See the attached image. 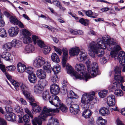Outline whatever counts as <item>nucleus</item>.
Returning a JSON list of instances; mask_svg holds the SVG:
<instances>
[{"label":"nucleus","instance_id":"1","mask_svg":"<svg viewBox=\"0 0 125 125\" xmlns=\"http://www.w3.org/2000/svg\"><path fill=\"white\" fill-rule=\"evenodd\" d=\"M102 39L107 45V46L105 45L106 48H107L109 51L111 50L110 53L111 57H114L115 60L117 59V55L118 52L120 50V47L119 45L116 46V43L107 35L103 36Z\"/></svg>","mask_w":125,"mask_h":125},{"label":"nucleus","instance_id":"2","mask_svg":"<svg viewBox=\"0 0 125 125\" xmlns=\"http://www.w3.org/2000/svg\"><path fill=\"white\" fill-rule=\"evenodd\" d=\"M59 110L56 108L55 109L44 107L43 109L42 112L40 114V115L38 116L37 117H35L34 119L32 120V122L33 125H42V121L41 118L44 119L48 116H51L52 114L50 112H59Z\"/></svg>","mask_w":125,"mask_h":125},{"label":"nucleus","instance_id":"3","mask_svg":"<svg viewBox=\"0 0 125 125\" xmlns=\"http://www.w3.org/2000/svg\"><path fill=\"white\" fill-rule=\"evenodd\" d=\"M121 68L116 66L115 68L114 71L115 72L114 79L118 82H114L112 85L109 87V90L110 91H113L120 88L121 83L124 82L123 77L121 76Z\"/></svg>","mask_w":125,"mask_h":125},{"label":"nucleus","instance_id":"4","mask_svg":"<svg viewBox=\"0 0 125 125\" xmlns=\"http://www.w3.org/2000/svg\"><path fill=\"white\" fill-rule=\"evenodd\" d=\"M76 70L77 72V79H83L85 80L86 81L87 79L91 78L90 74H88L85 71L86 68L84 64L81 63L76 64L75 66Z\"/></svg>","mask_w":125,"mask_h":125},{"label":"nucleus","instance_id":"5","mask_svg":"<svg viewBox=\"0 0 125 125\" xmlns=\"http://www.w3.org/2000/svg\"><path fill=\"white\" fill-rule=\"evenodd\" d=\"M33 65L35 67L38 68L44 65L43 69L48 73L51 72V67L50 62H45L44 58L42 57L39 56L37 57L34 61Z\"/></svg>","mask_w":125,"mask_h":125},{"label":"nucleus","instance_id":"6","mask_svg":"<svg viewBox=\"0 0 125 125\" xmlns=\"http://www.w3.org/2000/svg\"><path fill=\"white\" fill-rule=\"evenodd\" d=\"M95 95L94 92L92 93H85L83 94L81 98V102L84 105L90 104L93 102L94 103H96L97 100L93 98Z\"/></svg>","mask_w":125,"mask_h":125},{"label":"nucleus","instance_id":"7","mask_svg":"<svg viewBox=\"0 0 125 125\" xmlns=\"http://www.w3.org/2000/svg\"><path fill=\"white\" fill-rule=\"evenodd\" d=\"M97 43L98 45L100 48L98 47L96 43L94 42H92L90 43L89 45V47L90 50L95 52H97L98 50H101L100 49L103 50L106 48V46L105 43L103 40H100V39L97 40Z\"/></svg>","mask_w":125,"mask_h":125},{"label":"nucleus","instance_id":"8","mask_svg":"<svg viewBox=\"0 0 125 125\" xmlns=\"http://www.w3.org/2000/svg\"><path fill=\"white\" fill-rule=\"evenodd\" d=\"M23 42L25 44L30 43L31 42L32 40L30 37L31 34L30 32L25 29L22 30Z\"/></svg>","mask_w":125,"mask_h":125},{"label":"nucleus","instance_id":"9","mask_svg":"<svg viewBox=\"0 0 125 125\" xmlns=\"http://www.w3.org/2000/svg\"><path fill=\"white\" fill-rule=\"evenodd\" d=\"M49 100L50 103L56 107H58L61 105V103L59 98L55 95L50 96Z\"/></svg>","mask_w":125,"mask_h":125},{"label":"nucleus","instance_id":"10","mask_svg":"<svg viewBox=\"0 0 125 125\" xmlns=\"http://www.w3.org/2000/svg\"><path fill=\"white\" fill-rule=\"evenodd\" d=\"M10 21L14 25H18L20 28H24V26L23 24L20 21L18 20L15 16H11L10 18Z\"/></svg>","mask_w":125,"mask_h":125},{"label":"nucleus","instance_id":"11","mask_svg":"<svg viewBox=\"0 0 125 125\" xmlns=\"http://www.w3.org/2000/svg\"><path fill=\"white\" fill-rule=\"evenodd\" d=\"M98 65L96 62H93L91 65V68L90 69V72L93 77L95 76L97 74L98 69Z\"/></svg>","mask_w":125,"mask_h":125},{"label":"nucleus","instance_id":"12","mask_svg":"<svg viewBox=\"0 0 125 125\" xmlns=\"http://www.w3.org/2000/svg\"><path fill=\"white\" fill-rule=\"evenodd\" d=\"M68 104L71 105L70 107V110L71 113L74 115L79 114L80 113V110L79 109V107L77 104H72L68 102Z\"/></svg>","mask_w":125,"mask_h":125},{"label":"nucleus","instance_id":"13","mask_svg":"<svg viewBox=\"0 0 125 125\" xmlns=\"http://www.w3.org/2000/svg\"><path fill=\"white\" fill-rule=\"evenodd\" d=\"M63 55L62 59V64L63 67H64L66 66V61L68 55V53L67 49L63 48L62 49Z\"/></svg>","mask_w":125,"mask_h":125},{"label":"nucleus","instance_id":"14","mask_svg":"<svg viewBox=\"0 0 125 125\" xmlns=\"http://www.w3.org/2000/svg\"><path fill=\"white\" fill-rule=\"evenodd\" d=\"M19 29L17 27H11L9 30V34L11 37L16 36L19 32Z\"/></svg>","mask_w":125,"mask_h":125},{"label":"nucleus","instance_id":"15","mask_svg":"<svg viewBox=\"0 0 125 125\" xmlns=\"http://www.w3.org/2000/svg\"><path fill=\"white\" fill-rule=\"evenodd\" d=\"M107 104L109 106H114L115 103V98L114 95H110L107 97Z\"/></svg>","mask_w":125,"mask_h":125},{"label":"nucleus","instance_id":"16","mask_svg":"<svg viewBox=\"0 0 125 125\" xmlns=\"http://www.w3.org/2000/svg\"><path fill=\"white\" fill-rule=\"evenodd\" d=\"M1 56L2 58H4L7 61L11 62L13 61L12 56L11 54L9 52H3Z\"/></svg>","mask_w":125,"mask_h":125},{"label":"nucleus","instance_id":"17","mask_svg":"<svg viewBox=\"0 0 125 125\" xmlns=\"http://www.w3.org/2000/svg\"><path fill=\"white\" fill-rule=\"evenodd\" d=\"M79 55L77 56V59L80 62L85 61L87 59V53L84 50L80 51L79 53Z\"/></svg>","mask_w":125,"mask_h":125},{"label":"nucleus","instance_id":"18","mask_svg":"<svg viewBox=\"0 0 125 125\" xmlns=\"http://www.w3.org/2000/svg\"><path fill=\"white\" fill-rule=\"evenodd\" d=\"M60 90L58 85L56 84H52L50 86V92L52 94H57L58 93Z\"/></svg>","mask_w":125,"mask_h":125},{"label":"nucleus","instance_id":"19","mask_svg":"<svg viewBox=\"0 0 125 125\" xmlns=\"http://www.w3.org/2000/svg\"><path fill=\"white\" fill-rule=\"evenodd\" d=\"M43 90V87L41 84H37L34 87V92L36 94H39L42 93Z\"/></svg>","mask_w":125,"mask_h":125},{"label":"nucleus","instance_id":"20","mask_svg":"<svg viewBox=\"0 0 125 125\" xmlns=\"http://www.w3.org/2000/svg\"><path fill=\"white\" fill-rule=\"evenodd\" d=\"M118 57L120 63L123 65L125 64V53L123 51L120 52L119 53Z\"/></svg>","mask_w":125,"mask_h":125},{"label":"nucleus","instance_id":"21","mask_svg":"<svg viewBox=\"0 0 125 125\" xmlns=\"http://www.w3.org/2000/svg\"><path fill=\"white\" fill-rule=\"evenodd\" d=\"M100 49L101 50V51L100 50H98V51H97V52L91 50L89 51V54L90 56L93 57H94L95 56L94 53H95L97 54L99 57H101L104 54V51L103 50L101 49Z\"/></svg>","mask_w":125,"mask_h":125},{"label":"nucleus","instance_id":"22","mask_svg":"<svg viewBox=\"0 0 125 125\" xmlns=\"http://www.w3.org/2000/svg\"><path fill=\"white\" fill-rule=\"evenodd\" d=\"M83 108L85 110L83 113L82 116L85 118H90L93 114L92 112L88 108L85 109L84 107Z\"/></svg>","mask_w":125,"mask_h":125},{"label":"nucleus","instance_id":"23","mask_svg":"<svg viewBox=\"0 0 125 125\" xmlns=\"http://www.w3.org/2000/svg\"><path fill=\"white\" fill-rule=\"evenodd\" d=\"M66 69L67 73L69 74H72L75 77H77V73L75 71L71 66L68 63L66 65Z\"/></svg>","mask_w":125,"mask_h":125},{"label":"nucleus","instance_id":"24","mask_svg":"<svg viewBox=\"0 0 125 125\" xmlns=\"http://www.w3.org/2000/svg\"><path fill=\"white\" fill-rule=\"evenodd\" d=\"M5 118L7 120L12 122L16 121V118L15 114L13 113L7 114L5 115Z\"/></svg>","mask_w":125,"mask_h":125},{"label":"nucleus","instance_id":"25","mask_svg":"<svg viewBox=\"0 0 125 125\" xmlns=\"http://www.w3.org/2000/svg\"><path fill=\"white\" fill-rule=\"evenodd\" d=\"M31 105L32 106V109L34 113H39L42 109V108L35 103L31 102Z\"/></svg>","mask_w":125,"mask_h":125},{"label":"nucleus","instance_id":"26","mask_svg":"<svg viewBox=\"0 0 125 125\" xmlns=\"http://www.w3.org/2000/svg\"><path fill=\"white\" fill-rule=\"evenodd\" d=\"M47 125H59V122L57 119L52 116L49 120Z\"/></svg>","mask_w":125,"mask_h":125},{"label":"nucleus","instance_id":"27","mask_svg":"<svg viewBox=\"0 0 125 125\" xmlns=\"http://www.w3.org/2000/svg\"><path fill=\"white\" fill-rule=\"evenodd\" d=\"M67 96L68 98L67 100V102H70L72 103V99L71 98H75V97H76L77 95L75 94L72 91H71L70 92L67 93Z\"/></svg>","mask_w":125,"mask_h":125},{"label":"nucleus","instance_id":"28","mask_svg":"<svg viewBox=\"0 0 125 125\" xmlns=\"http://www.w3.org/2000/svg\"><path fill=\"white\" fill-rule=\"evenodd\" d=\"M37 75L39 78L42 79L45 78L46 76L45 72L42 69L37 70Z\"/></svg>","mask_w":125,"mask_h":125},{"label":"nucleus","instance_id":"29","mask_svg":"<svg viewBox=\"0 0 125 125\" xmlns=\"http://www.w3.org/2000/svg\"><path fill=\"white\" fill-rule=\"evenodd\" d=\"M99 112L100 114L103 116L107 115L110 114L109 110L107 108L104 107L101 108Z\"/></svg>","mask_w":125,"mask_h":125},{"label":"nucleus","instance_id":"30","mask_svg":"<svg viewBox=\"0 0 125 125\" xmlns=\"http://www.w3.org/2000/svg\"><path fill=\"white\" fill-rule=\"evenodd\" d=\"M79 52V49L78 48H73L70 49L69 53L71 56H74L78 55Z\"/></svg>","mask_w":125,"mask_h":125},{"label":"nucleus","instance_id":"31","mask_svg":"<svg viewBox=\"0 0 125 125\" xmlns=\"http://www.w3.org/2000/svg\"><path fill=\"white\" fill-rule=\"evenodd\" d=\"M17 67L18 71L20 73H23L25 71L26 66L21 62L18 63L17 65Z\"/></svg>","mask_w":125,"mask_h":125},{"label":"nucleus","instance_id":"32","mask_svg":"<svg viewBox=\"0 0 125 125\" xmlns=\"http://www.w3.org/2000/svg\"><path fill=\"white\" fill-rule=\"evenodd\" d=\"M96 122L98 125H106L107 121L101 117H99L97 119Z\"/></svg>","mask_w":125,"mask_h":125},{"label":"nucleus","instance_id":"33","mask_svg":"<svg viewBox=\"0 0 125 125\" xmlns=\"http://www.w3.org/2000/svg\"><path fill=\"white\" fill-rule=\"evenodd\" d=\"M34 50V46L31 44H29L26 46L25 51L27 53H29L32 52Z\"/></svg>","mask_w":125,"mask_h":125},{"label":"nucleus","instance_id":"34","mask_svg":"<svg viewBox=\"0 0 125 125\" xmlns=\"http://www.w3.org/2000/svg\"><path fill=\"white\" fill-rule=\"evenodd\" d=\"M28 78L30 82L33 83H35L37 81V77L35 74H32L29 75Z\"/></svg>","mask_w":125,"mask_h":125},{"label":"nucleus","instance_id":"35","mask_svg":"<svg viewBox=\"0 0 125 125\" xmlns=\"http://www.w3.org/2000/svg\"><path fill=\"white\" fill-rule=\"evenodd\" d=\"M51 58L52 60L54 62L58 63L60 62V60L58 56L56 53H52Z\"/></svg>","mask_w":125,"mask_h":125},{"label":"nucleus","instance_id":"36","mask_svg":"<svg viewBox=\"0 0 125 125\" xmlns=\"http://www.w3.org/2000/svg\"><path fill=\"white\" fill-rule=\"evenodd\" d=\"M11 45L10 42H8L4 44L2 48L5 51H9L11 48Z\"/></svg>","mask_w":125,"mask_h":125},{"label":"nucleus","instance_id":"37","mask_svg":"<svg viewBox=\"0 0 125 125\" xmlns=\"http://www.w3.org/2000/svg\"><path fill=\"white\" fill-rule=\"evenodd\" d=\"M52 69L55 74L58 73L61 71V67L57 64L56 66H54L52 68Z\"/></svg>","mask_w":125,"mask_h":125},{"label":"nucleus","instance_id":"38","mask_svg":"<svg viewBox=\"0 0 125 125\" xmlns=\"http://www.w3.org/2000/svg\"><path fill=\"white\" fill-rule=\"evenodd\" d=\"M53 2L54 4L59 7L60 10L63 11H64L66 10V8L64 7H62L61 3L59 1L55 0L53 1Z\"/></svg>","mask_w":125,"mask_h":125},{"label":"nucleus","instance_id":"39","mask_svg":"<svg viewBox=\"0 0 125 125\" xmlns=\"http://www.w3.org/2000/svg\"><path fill=\"white\" fill-rule=\"evenodd\" d=\"M42 97L43 100L45 101L48 100L50 97L49 91L47 90L44 91L42 94Z\"/></svg>","mask_w":125,"mask_h":125},{"label":"nucleus","instance_id":"40","mask_svg":"<svg viewBox=\"0 0 125 125\" xmlns=\"http://www.w3.org/2000/svg\"><path fill=\"white\" fill-rule=\"evenodd\" d=\"M43 47V53L45 54H48L51 50L50 48L48 46L45 45Z\"/></svg>","mask_w":125,"mask_h":125},{"label":"nucleus","instance_id":"41","mask_svg":"<svg viewBox=\"0 0 125 125\" xmlns=\"http://www.w3.org/2000/svg\"><path fill=\"white\" fill-rule=\"evenodd\" d=\"M7 33L6 30L4 29H0V36L2 37H5L7 36Z\"/></svg>","mask_w":125,"mask_h":125},{"label":"nucleus","instance_id":"42","mask_svg":"<svg viewBox=\"0 0 125 125\" xmlns=\"http://www.w3.org/2000/svg\"><path fill=\"white\" fill-rule=\"evenodd\" d=\"M115 91L114 92V94L118 97L122 96L123 94V92L121 90L119 89V88L115 90Z\"/></svg>","mask_w":125,"mask_h":125},{"label":"nucleus","instance_id":"43","mask_svg":"<svg viewBox=\"0 0 125 125\" xmlns=\"http://www.w3.org/2000/svg\"><path fill=\"white\" fill-rule=\"evenodd\" d=\"M107 92V90H104L99 92L98 94L100 97L101 98H103L106 96Z\"/></svg>","mask_w":125,"mask_h":125},{"label":"nucleus","instance_id":"44","mask_svg":"<svg viewBox=\"0 0 125 125\" xmlns=\"http://www.w3.org/2000/svg\"><path fill=\"white\" fill-rule=\"evenodd\" d=\"M34 71V69L31 67H27L26 69L25 72L28 73L29 75L33 74V73Z\"/></svg>","mask_w":125,"mask_h":125},{"label":"nucleus","instance_id":"45","mask_svg":"<svg viewBox=\"0 0 125 125\" xmlns=\"http://www.w3.org/2000/svg\"><path fill=\"white\" fill-rule=\"evenodd\" d=\"M59 108V109L61 110L62 112H66L67 111V108L65 105L62 104H61Z\"/></svg>","mask_w":125,"mask_h":125},{"label":"nucleus","instance_id":"46","mask_svg":"<svg viewBox=\"0 0 125 125\" xmlns=\"http://www.w3.org/2000/svg\"><path fill=\"white\" fill-rule=\"evenodd\" d=\"M20 87L22 92L27 90L28 89V87L26 85L22 83H20Z\"/></svg>","mask_w":125,"mask_h":125},{"label":"nucleus","instance_id":"47","mask_svg":"<svg viewBox=\"0 0 125 125\" xmlns=\"http://www.w3.org/2000/svg\"><path fill=\"white\" fill-rule=\"evenodd\" d=\"M11 83L14 86L16 90H19L18 87L19 86H20V83L14 81H11Z\"/></svg>","mask_w":125,"mask_h":125},{"label":"nucleus","instance_id":"48","mask_svg":"<svg viewBox=\"0 0 125 125\" xmlns=\"http://www.w3.org/2000/svg\"><path fill=\"white\" fill-rule=\"evenodd\" d=\"M51 79L53 83H56L59 80L58 77L56 75H53L51 77Z\"/></svg>","mask_w":125,"mask_h":125},{"label":"nucleus","instance_id":"49","mask_svg":"<svg viewBox=\"0 0 125 125\" xmlns=\"http://www.w3.org/2000/svg\"><path fill=\"white\" fill-rule=\"evenodd\" d=\"M85 12L86 15L89 17H91L93 18H95L96 17L93 16L92 15L93 14V12L91 10H89L87 11L83 10Z\"/></svg>","mask_w":125,"mask_h":125},{"label":"nucleus","instance_id":"50","mask_svg":"<svg viewBox=\"0 0 125 125\" xmlns=\"http://www.w3.org/2000/svg\"><path fill=\"white\" fill-rule=\"evenodd\" d=\"M38 46L41 48L43 47L45 45L44 42L40 40H38L36 43Z\"/></svg>","mask_w":125,"mask_h":125},{"label":"nucleus","instance_id":"51","mask_svg":"<svg viewBox=\"0 0 125 125\" xmlns=\"http://www.w3.org/2000/svg\"><path fill=\"white\" fill-rule=\"evenodd\" d=\"M7 70L9 71H13L15 69V67L14 66L10 65L6 67Z\"/></svg>","mask_w":125,"mask_h":125},{"label":"nucleus","instance_id":"52","mask_svg":"<svg viewBox=\"0 0 125 125\" xmlns=\"http://www.w3.org/2000/svg\"><path fill=\"white\" fill-rule=\"evenodd\" d=\"M29 116L28 115H25L23 116V120L25 123H28L29 122L30 120L29 119Z\"/></svg>","mask_w":125,"mask_h":125},{"label":"nucleus","instance_id":"53","mask_svg":"<svg viewBox=\"0 0 125 125\" xmlns=\"http://www.w3.org/2000/svg\"><path fill=\"white\" fill-rule=\"evenodd\" d=\"M79 22L84 26H86L88 25L87 20H84L83 18L80 19L79 20Z\"/></svg>","mask_w":125,"mask_h":125},{"label":"nucleus","instance_id":"54","mask_svg":"<svg viewBox=\"0 0 125 125\" xmlns=\"http://www.w3.org/2000/svg\"><path fill=\"white\" fill-rule=\"evenodd\" d=\"M24 110L25 112L28 115V116H30L31 118H33V116L31 112L28 108H25Z\"/></svg>","mask_w":125,"mask_h":125},{"label":"nucleus","instance_id":"55","mask_svg":"<svg viewBox=\"0 0 125 125\" xmlns=\"http://www.w3.org/2000/svg\"><path fill=\"white\" fill-rule=\"evenodd\" d=\"M6 111L9 113H11V112L12 110V108L11 106L9 105H7L5 107Z\"/></svg>","mask_w":125,"mask_h":125},{"label":"nucleus","instance_id":"56","mask_svg":"<svg viewBox=\"0 0 125 125\" xmlns=\"http://www.w3.org/2000/svg\"><path fill=\"white\" fill-rule=\"evenodd\" d=\"M109 55H108L107 57H104L102 59L101 61L102 63L104 64L105 63L109 60Z\"/></svg>","mask_w":125,"mask_h":125},{"label":"nucleus","instance_id":"57","mask_svg":"<svg viewBox=\"0 0 125 125\" xmlns=\"http://www.w3.org/2000/svg\"><path fill=\"white\" fill-rule=\"evenodd\" d=\"M54 50L57 52L60 55H61L62 53V50L60 48L56 47L55 46H53Z\"/></svg>","mask_w":125,"mask_h":125},{"label":"nucleus","instance_id":"58","mask_svg":"<svg viewBox=\"0 0 125 125\" xmlns=\"http://www.w3.org/2000/svg\"><path fill=\"white\" fill-rule=\"evenodd\" d=\"M54 50L57 52L60 55H61L62 53V50L60 48L56 47L55 46H53Z\"/></svg>","mask_w":125,"mask_h":125},{"label":"nucleus","instance_id":"59","mask_svg":"<svg viewBox=\"0 0 125 125\" xmlns=\"http://www.w3.org/2000/svg\"><path fill=\"white\" fill-rule=\"evenodd\" d=\"M22 92L24 95L27 98L30 97V94L28 92L27 90L23 91Z\"/></svg>","mask_w":125,"mask_h":125},{"label":"nucleus","instance_id":"60","mask_svg":"<svg viewBox=\"0 0 125 125\" xmlns=\"http://www.w3.org/2000/svg\"><path fill=\"white\" fill-rule=\"evenodd\" d=\"M32 38L34 44H36L37 41L39 40V38L36 35H33L32 37Z\"/></svg>","mask_w":125,"mask_h":125},{"label":"nucleus","instance_id":"61","mask_svg":"<svg viewBox=\"0 0 125 125\" xmlns=\"http://www.w3.org/2000/svg\"><path fill=\"white\" fill-rule=\"evenodd\" d=\"M4 74L5 75L6 77L7 78V79L10 81H12V78L11 76L9 75L8 73L5 72L4 73Z\"/></svg>","mask_w":125,"mask_h":125},{"label":"nucleus","instance_id":"62","mask_svg":"<svg viewBox=\"0 0 125 125\" xmlns=\"http://www.w3.org/2000/svg\"><path fill=\"white\" fill-rule=\"evenodd\" d=\"M22 45V42L19 40H17L16 47L18 48L21 46Z\"/></svg>","mask_w":125,"mask_h":125},{"label":"nucleus","instance_id":"63","mask_svg":"<svg viewBox=\"0 0 125 125\" xmlns=\"http://www.w3.org/2000/svg\"><path fill=\"white\" fill-rule=\"evenodd\" d=\"M7 123L5 120L3 119L0 118V125H6Z\"/></svg>","mask_w":125,"mask_h":125},{"label":"nucleus","instance_id":"64","mask_svg":"<svg viewBox=\"0 0 125 125\" xmlns=\"http://www.w3.org/2000/svg\"><path fill=\"white\" fill-rule=\"evenodd\" d=\"M47 83V81L45 80H42L41 81V84L43 87L45 86Z\"/></svg>","mask_w":125,"mask_h":125}]
</instances>
